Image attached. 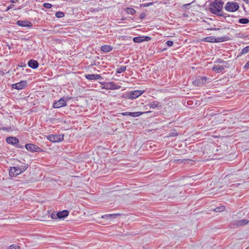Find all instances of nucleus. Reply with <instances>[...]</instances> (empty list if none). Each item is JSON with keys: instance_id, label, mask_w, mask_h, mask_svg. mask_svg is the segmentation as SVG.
Wrapping results in <instances>:
<instances>
[{"instance_id": "f257e3e1", "label": "nucleus", "mask_w": 249, "mask_h": 249, "mask_svg": "<svg viewBox=\"0 0 249 249\" xmlns=\"http://www.w3.org/2000/svg\"><path fill=\"white\" fill-rule=\"evenodd\" d=\"M224 2L221 0H215L213 2L211 3L209 8L210 13L220 17L226 18L230 15L224 13L222 11Z\"/></svg>"}, {"instance_id": "f03ea898", "label": "nucleus", "mask_w": 249, "mask_h": 249, "mask_svg": "<svg viewBox=\"0 0 249 249\" xmlns=\"http://www.w3.org/2000/svg\"><path fill=\"white\" fill-rule=\"evenodd\" d=\"M225 9L230 12H234L238 10L239 6L238 4L234 1L228 2L225 6Z\"/></svg>"}, {"instance_id": "7ed1b4c3", "label": "nucleus", "mask_w": 249, "mask_h": 249, "mask_svg": "<svg viewBox=\"0 0 249 249\" xmlns=\"http://www.w3.org/2000/svg\"><path fill=\"white\" fill-rule=\"evenodd\" d=\"M228 37L227 36L216 38L214 36H211L205 37L203 41L207 42H222L227 40Z\"/></svg>"}, {"instance_id": "20e7f679", "label": "nucleus", "mask_w": 249, "mask_h": 249, "mask_svg": "<svg viewBox=\"0 0 249 249\" xmlns=\"http://www.w3.org/2000/svg\"><path fill=\"white\" fill-rule=\"evenodd\" d=\"M144 90H137L128 92L126 94V98L129 99L133 100L141 96Z\"/></svg>"}, {"instance_id": "39448f33", "label": "nucleus", "mask_w": 249, "mask_h": 249, "mask_svg": "<svg viewBox=\"0 0 249 249\" xmlns=\"http://www.w3.org/2000/svg\"><path fill=\"white\" fill-rule=\"evenodd\" d=\"M48 140L53 142H57L62 141L64 139L63 134L49 135L47 136Z\"/></svg>"}, {"instance_id": "423d86ee", "label": "nucleus", "mask_w": 249, "mask_h": 249, "mask_svg": "<svg viewBox=\"0 0 249 249\" xmlns=\"http://www.w3.org/2000/svg\"><path fill=\"white\" fill-rule=\"evenodd\" d=\"M103 85L104 88L107 89H118L121 88L120 86L116 84L113 82H106L103 84Z\"/></svg>"}, {"instance_id": "0eeeda50", "label": "nucleus", "mask_w": 249, "mask_h": 249, "mask_svg": "<svg viewBox=\"0 0 249 249\" xmlns=\"http://www.w3.org/2000/svg\"><path fill=\"white\" fill-rule=\"evenodd\" d=\"M27 86V81L26 80H22L18 83L12 85V88L14 89L19 90L25 89Z\"/></svg>"}, {"instance_id": "6e6552de", "label": "nucleus", "mask_w": 249, "mask_h": 249, "mask_svg": "<svg viewBox=\"0 0 249 249\" xmlns=\"http://www.w3.org/2000/svg\"><path fill=\"white\" fill-rule=\"evenodd\" d=\"M26 149L31 152H39L41 151V149L37 145L32 143H28L25 145Z\"/></svg>"}, {"instance_id": "1a4fd4ad", "label": "nucleus", "mask_w": 249, "mask_h": 249, "mask_svg": "<svg viewBox=\"0 0 249 249\" xmlns=\"http://www.w3.org/2000/svg\"><path fill=\"white\" fill-rule=\"evenodd\" d=\"M67 105L66 101L63 98H60L58 101L55 102L53 104V107L55 108H58Z\"/></svg>"}, {"instance_id": "9d476101", "label": "nucleus", "mask_w": 249, "mask_h": 249, "mask_svg": "<svg viewBox=\"0 0 249 249\" xmlns=\"http://www.w3.org/2000/svg\"><path fill=\"white\" fill-rule=\"evenodd\" d=\"M6 141L8 143L15 146L17 145V144H18L19 142L18 139L14 137H7Z\"/></svg>"}, {"instance_id": "9b49d317", "label": "nucleus", "mask_w": 249, "mask_h": 249, "mask_svg": "<svg viewBox=\"0 0 249 249\" xmlns=\"http://www.w3.org/2000/svg\"><path fill=\"white\" fill-rule=\"evenodd\" d=\"M69 214V212L68 210H63L60 212H58L56 213V215L57 216L58 219H64L67 216H68Z\"/></svg>"}, {"instance_id": "f8f14e48", "label": "nucleus", "mask_w": 249, "mask_h": 249, "mask_svg": "<svg viewBox=\"0 0 249 249\" xmlns=\"http://www.w3.org/2000/svg\"><path fill=\"white\" fill-rule=\"evenodd\" d=\"M85 77L88 80H98L102 78L100 75L97 74H86Z\"/></svg>"}, {"instance_id": "ddd939ff", "label": "nucleus", "mask_w": 249, "mask_h": 249, "mask_svg": "<svg viewBox=\"0 0 249 249\" xmlns=\"http://www.w3.org/2000/svg\"><path fill=\"white\" fill-rule=\"evenodd\" d=\"M17 24L21 27H30L32 26L31 22L27 20H18Z\"/></svg>"}, {"instance_id": "4468645a", "label": "nucleus", "mask_w": 249, "mask_h": 249, "mask_svg": "<svg viewBox=\"0 0 249 249\" xmlns=\"http://www.w3.org/2000/svg\"><path fill=\"white\" fill-rule=\"evenodd\" d=\"M28 65L29 67L33 69H36L38 67L39 64L37 61L34 59H31L28 61Z\"/></svg>"}, {"instance_id": "2eb2a0df", "label": "nucleus", "mask_w": 249, "mask_h": 249, "mask_svg": "<svg viewBox=\"0 0 249 249\" xmlns=\"http://www.w3.org/2000/svg\"><path fill=\"white\" fill-rule=\"evenodd\" d=\"M28 167V165L27 164H24L23 165L19 166L18 167H15L17 168L16 171L17 172V175H18L22 172L25 171Z\"/></svg>"}, {"instance_id": "dca6fc26", "label": "nucleus", "mask_w": 249, "mask_h": 249, "mask_svg": "<svg viewBox=\"0 0 249 249\" xmlns=\"http://www.w3.org/2000/svg\"><path fill=\"white\" fill-rule=\"evenodd\" d=\"M225 67L219 65H214L213 67L212 70L217 73H220L224 70Z\"/></svg>"}, {"instance_id": "f3484780", "label": "nucleus", "mask_w": 249, "mask_h": 249, "mask_svg": "<svg viewBox=\"0 0 249 249\" xmlns=\"http://www.w3.org/2000/svg\"><path fill=\"white\" fill-rule=\"evenodd\" d=\"M120 213H113V214H105L104 215H102L101 218H107V219H111L116 218L118 215H120Z\"/></svg>"}, {"instance_id": "a211bd4d", "label": "nucleus", "mask_w": 249, "mask_h": 249, "mask_svg": "<svg viewBox=\"0 0 249 249\" xmlns=\"http://www.w3.org/2000/svg\"><path fill=\"white\" fill-rule=\"evenodd\" d=\"M160 103L156 101H154L151 103H150L148 106L150 108H155L156 107H161V106L160 105ZM147 105L145 106L146 107Z\"/></svg>"}, {"instance_id": "6ab92c4d", "label": "nucleus", "mask_w": 249, "mask_h": 249, "mask_svg": "<svg viewBox=\"0 0 249 249\" xmlns=\"http://www.w3.org/2000/svg\"><path fill=\"white\" fill-rule=\"evenodd\" d=\"M151 112V111H144V112L138 111V112H131V113L130 114V116H132L133 117H138L143 114L149 113Z\"/></svg>"}, {"instance_id": "aec40b11", "label": "nucleus", "mask_w": 249, "mask_h": 249, "mask_svg": "<svg viewBox=\"0 0 249 249\" xmlns=\"http://www.w3.org/2000/svg\"><path fill=\"white\" fill-rule=\"evenodd\" d=\"M17 168L15 167H11L9 170V176L10 177H16L18 176L17 172L16 171Z\"/></svg>"}, {"instance_id": "412c9836", "label": "nucleus", "mask_w": 249, "mask_h": 249, "mask_svg": "<svg viewBox=\"0 0 249 249\" xmlns=\"http://www.w3.org/2000/svg\"><path fill=\"white\" fill-rule=\"evenodd\" d=\"M235 222V224L237 226H240L242 225H245L247 224L249 222V221L246 219H242L237 220Z\"/></svg>"}, {"instance_id": "4be33fe9", "label": "nucleus", "mask_w": 249, "mask_h": 249, "mask_svg": "<svg viewBox=\"0 0 249 249\" xmlns=\"http://www.w3.org/2000/svg\"><path fill=\"white\" fill-rule=\"evenodd\" d=\"M101 50L107 53L112 50V48L110 45H105L101 47Z\"/></svg>"}, {"instance_id": "5701e85b", "label": "nucleus", "mask_w": 249, "mask_h": 249, "mask_svg": "<svg viewBox=\"0 0 249 249\" xmlns=\"http://www.w3.org/2000/svg\"><path fill=\"white\" fill-rule=\"evenodd\" d=\"M201 80L202 81V82H200L199 79L196 80L195 81H194V84L196 86H200V85H202L203 84V81H206V78L205 77H201Z\"/></svg>"}, {"instance_id": "b1692460", "label": "nucleus", "mask_w": 249, "mask_h": 249, "mask_svg": "<svg viewBox=\"0 0 249 249\" xmlns=\"http://www.w3.org/2000/svg\"><path fill=\"white\" fill-rule=\"evenodd\" d=\"M125 12L128 14H130V15H134V14L136 13V10L134 8H127L125 9Z\"/></svg>"}, {"instance_id": "393cba45", "label": "nucleus", "mask_w": 249, "mask_h": 249, "mask_svg": "<svg viewBox=\"0 0 249 249\" xmlns=\"http://www.w3.org/2000/svg\"><path fill=\"white\" fill-rule=\"evenodd\" d=\"M226 209V207L225 206H221L219 207H217L215 208L213 211L216 213L221 212L224 211Z\"/></svg>"}, {"instance_id": "a878e982", "label": "nucleus", "mask_w": 249, "mask_h": 249, "mask_svg": "<svg viewBox=\"0 0 249 249\" xmlns=\"http://www.w3.org/2000/svg\"><path fill=\"white\" fill-rule=\"evenodd\" d=\"M142 36H137L133 38V40L135 43H140L143 42Z\"/></svg>"}, {"instance_id": "bb28decb", "label": "nucleus", "mask_w": 249, "mask_h": 249, "mask_svg": "<svg viewBox=\"0 0 249 249\" xmlns=\"http://www.w3.org/2000/svg\"><path fill=\"white\" fill-rule=\"evenodd\" d=\"M238 22L241 24H247L249 22V19L247 18H242L238 20Z\"/></svg>"}, {"instance_id": "cd10ccee", "label": "nucleus", "mask_w": 249, "mask_h": 249, "mask_svg": "<svg viewBox=\"0 0 249 249\" xmlns=\"http://www.w3.org/2000/svg\"><path fill=\"white\" fill-rule=\"evenodd\" d=\"M249 52V46H247L245 47V48H244L242 50V51L240 53V55L244 54H246Z\"/></svg>"}, {"instance_id": "c85d7f7f", "label": "nucleus", "mask_w": 249, "mask_h": 249, "mask_svg": "<svg viewBox=\"0 0 249 249\" xmlns=\"http://www.w3.org/2000/svg\"><path fill=\"white\" fill-rule=\"evenodd\" d=\"M126 67L122 66L120 68H118L116 70V73H121L124 71L126 70Z\"/></svg>"}, {"instance_id": "c756f323", "label": "nucleus", "mask_w": 249, "mask_h": 249, "mask_svg": "<svg viewBox=\"0 0 249 249\" xmlns=\"http://www.w3.org/2000/svg\"><path fill=\"white\" fill-rule=\"evenodd\" d=\"M64 16H65L64 13H63L62 12L59 11V12H57L55 13V16L57 18H62V17H64Z\"/></svg>"}, {"instance_id": "7c9ffc66", "label": "nucleus", "mask_w": 249, "mask_h": 249, "mask_svg": "<svg viewBox=\"0 0 249 249\" xmlns=\"http://www.w3.org/2000/svg\"><path fill=\"white\" fill-rule=\"evenodd\" d=\"M178 135V132L175 130H173L171 132L169 133V137H175Z\"/></svg>"}, {"instance_id": "2f4dec72", "label": "nucleus", "mask_w": 249, "mask_h": 249, "mask_svg": "<svg viewBox=\"0 0 249 249\" xmlns=\"http://www.w3.org/2000/svg\"><path fill=\"white\" fill-rule=\"evenodd\" d=\"M50 216H51V218L53 219H58L57 216L56 215V213H55L54 212L53 213H52L50 214Z\"/></svg>"}, {"instance_id": "473e14b6", "label": "nucleus", "mask_w": 249, "mask_h": 249, "mask_svg": "<svg viewBox=\"0 0 249 249\" xmlns=\"http://www.w3.org/2000/svg\"><path fill=\"white\" fill-rule=\"evenodd\" d=\"M153 4V2H148L146 3L142 4L141 6H142L143 7H148Z\"/></svg>"}, {"instance_id": "72a5a7b5", "label": "nucleus", "mask_w": 249, "mask_h": 249, "mask_svg": "<svg viewBox=\"0 0 249 249\" xmlns=\"http://www.w3.org/2000/svg\"><path fill=\"white\" fill-rule=\"evenodd\" d=\"M43 6L47 9H50L52 7V5L49 3H45L43 4Z\"/></svg>"}, {"instance_id": "f704fd0d", "label": "nucleus", "mask_w": 249, "mask_h": 249, "mask_svg": "<svg viewBox=\"0 0 249 249\" xmlns=\"http://www.w3.org/2000/svg\"><path fill=\"white\" fill-rule=\"evenodd\" d=\"M216 63H220V64H226L227 62L225 61H224L223 59H217L216 61H215Z\"/></svg>"}, {"instance_id": "c9c22d12", "label": "nucleus", "mask_w": 249, "mask_h": 249, "mask_svg": "<svg viewBox=\"0 0 249 249\" xmlns=\"http://www.w3.org/2000/svg\"><path fill=\"white\" fill-rule=\"evenodd\" d=\"M143 37V41H148L151 40V38L149 36H142Z\"/></svg>"}, {"instance_id": "e433bc0d", "label": "nucleus", "mask_w": 249, "mask_h": 249, "mask_svg": "<svg viewBox=\"0 0 249 249\" xmlns=\"http://www.w3.org/2000/svg\"><path fill=\"white\" fill-rule=\"evenodd\" d=\"M166 44L168 47H171L173 45V41H172L171 40H168L167 41H166Z\"/></svg>"}, {"instance_id": "4c0bfd02", "label": "nucleus", "mask_w": 249, "mask_h": 249, "mask_svg": "<svg viewBox=\"0 0 249 249\" xmlns=\"http://www.w3.org/2000/svg\"><path fill=\"white\" fill-rule=\"evenodd\" d=\"M9 249H20V248L19 246H15L12 245L9 246Z\"/></svg>"}, {"instance_id": "58836bf2", "label": "nucleus", "mask_w": 249, "mask_h": 249, "mask_svg": "<svg viewBox=\"0 0 249 249\" xmlns=\"http://www.w3.org/2000/svg\"><path fill=\"white\" fill-rule=\"evenodd\" d=\"M131 112H123L121 113V114L123 115V116H130V114Z\"/></svg>"}, {"instance_id": "ea45409f", "label": "nucleus", "mask_w": 249, "mask_h": 249, "mask_svg": "<svg viewBox=\"0 0 249 249\" xmlns=\"http://www.w3.org/2000/svg\"><path fill=\"white\" fill-rule=\"evenodd\" d=\"M244 68L245 69H249V60L246 63Z\"/></svg>"}, {"instance_id": "a19ab883", "label": "nucleus", "mask_w": 249, "mask_h": 249, "mask_svg": "<svg viewBox=\"0 0 249 249\" xmlns=\"http://www.w3.org/2000/svg\"><path fill=\"white\" fill-rule=\"evenodd\" d=\"M18 66L20 67H24L26 66V64L24 62H20Z\"/></svg>"}, {"instance_id": "79ce46f5", "label": "nucleus", "mask_w": 249, "mask_h": 249, "mask_svg": "<svg viewBox=\"0 0 249 249\" xmlns=\"http://www.w3.org/2000/svg\"><path fill=\"white\" fill-rule=\"evenodd\" d=\"M14 6L13 5H9L7 8V9H6V11H8V10H9L10 9H11V8H12V7Z\"/></svg>"}, {"instance_id": "37998d69", "label": "nucleus", "mask_w": 249, "mask_h": 249, "mask_svg": "<svg viewBox=\"0 0 249 249\" xmlns=\"http://www.w3.org/2000/svg\"><path fill=\"white\" fill-rule=\"evenodd\" d=\"M191 3H188V4H184L183 5V7L186 8H188V7H189V6L191 5Z\"/></svg>"}, {"instance_id": "c03bdc74", "label": "nucleus", "mask_w": 249, "mask_h": 249, "mask_svg": "<svg viewBox=\"0 0 249 249\" xmlns=\"http://www.w3.org/2000/svg\"><path fill=\"white\" fill-rule=\"evenodd\" d=\"M16 146L17 147L21 148H22L23 147V146L22 145H21V144H19V142L18 143V144H17V145H16Z\"/></svg>"}, {"instance_id": "a18cd8bd", "label": "nucleus", "mask_w": 249, "mask_h": 249, "mask_svg": "<svg viewBox=\"0 0 249 249\" xmlns=\"http://www.w3.org/2000/svg\"><path fill=\"white\" fill-rule=\"evenodd\" d=\"M17 1H18V0H10V2H11V3H15V2H16Z\"/></svg>"}, {"instance_id": "49530a36", "label": "nucleus", "mask_w": 249, "mask_h": 249, "mask_svg": "<svg viewBox=\"0 0 249 249\" xmlns=\"http://www.w3.org/2000/svg\"><path fill=\"white\" fill-rule=\"evenodd\" d=\"M243 0L247 4L249 3V0Z\"/></svg>"}, {"instance_id": "de8ad7c7", "label": "nucleus", "mask_w": 249, "mask_h": 249, "mask_svg": "<svg viewBox=\"0 0 249 249\" xmlns=\"http://www.w3.org/2000/svg\"><path fill=\"white\" fill-rule=\"evenodd\" d=\"M144 14H143L142 15H141V18H144Z\"/></svg>"}, {"instance_id": "09e8293b", "label": "nucleus", "mask_w": 249, "mask_h": 249, "mask_svg": "<svg viewBox=\"0 0 249 249\" xmlns=\"http://www.w3.org/2000/svg\"><path fill=\"white\" fill-rule=\"evenodd\" d=\"M7 46H8L9 49H11V47H10V46L9 45H7Z\"/></svg>"}, {"instance_id": "8fccbe9b", "label": "nucleus", "mask_w": 249, "mask_h": 249, "mask_svg": "<svg viewBox=\"0 0 249 249\" xmlns=\"http://www.w3.org/2000/svg\"><path fill=\"white\" fill-rule=\"evenodd\" d=\"M178 160V161H180H180L182 162V161L183 160Z\"/></svg>"}, {"instance_id": "3c124183", "label": "nucleus", "mask_w": 249, "mask_h": 249, "mask_svg": "<svg viewBox=\"0 0 249 249\" xmlns=\"http://www.w3.org/2000/svg\"><path fill=\"white\" fill-rule=\"evenodd\" d=\"M69 99H70V98H67V100H66V101H68V100H69Z\"/></svg>"}, {"instance_id": "603ef678", "label": "nucleus", "mask_w": 249, "mask_h": 249, "mask_svg": "<svg viewBox=\"0 0 249 249\" xmlns=\"http://www.w3.org/2000/svg\"><path fill=\"white\" fill-rule=\"evenodd\" d=\"M214 30H216V28H215V29H214ZM217 30H219V28H217Z\"/></svg>"}]
</instances>
